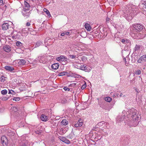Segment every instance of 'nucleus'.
Returning a JSON list of instances; mask_svg holds the SVG:
<instances>
[{"label": "nucleus", "mask_w": 146, "mask_h": 146, "mask_svg": "<svg viewBox=\"0 0 146 146\" xmlns=\"http://www.w3.org/2000/svg\"><path fill=\"white\" fill-rule=\"evenodd\" d=\"M16 45L17 46H22V44L19 41H17L16 42Z\"/></svg>", "instance_id": "obj_34"}, {"label": "nucleus", "mask_w": 146, "mask_h": 146, "mask_svg": "<svg viewBox=\"0 0 146 146\" xmlns=\"http://www.w3.org/2000/svg\"><path fill=\"white\" fill-rule=\"evenodd\" d=\"M20 100V98H19V97H17L14 98L13 99V100H15L16 101H19V100Z\"/></svg>", "instance_id": "obj_37"}, {"label": "nucleus", "mask_w": 146, "mask_h": 146, "mask_svg": "<svg viewBox=\"0 0 146 146\" xmlns=\"http://www.w3.org/2000/svg\"><path fill=\"white\" fill-rule=\"evenodd\" d=\"M123 95V94L122 93H121L120 94V95H119L120 97H121Z\"/></svg>", "instance_id": "obj_55"}, {"label": "nucleus", "mask_w": 146, "mask_h": 146, "mask_svg": "<svg viewBox=\"0 0 146 146\" xmlns=\"http://www.w3.org/2000/svg\"><path fill=\"white\" fill-rule=\"evenodd\" d=\"M127 11H128V12H129V10H127Z\"/></svg>", "instance_id": "obj_61"}, {"label": "nucleus", "mask_w": 146, "mask_h": 146, "mask_svg": "<svg viewBox=\"0 0 146 146\" xmlns=\"http://www.w3.org/2000/svg\"><path fill=\"white\" fill-rule=\"evenodd\" d=\"M35 133L38 134H40L42 133L41 131H39L38 130L35 131Z\"/></svg>", "instance_id": "obj_42"}, {"label": "nucleus", "mask_w": 146, "mask_h": 146, "mask_svg": "<svg viewBox=\"0 0 146 146\" xmlns=\"http://www.w3.org/2000/svg\"><path fill=\"white\" fill-rule=\"evenodd\" d=\"M104 99L106 101L108 102H110L111 101V98L109 97H105Z\"/></svg>", "instance_id": "obj_27"}, {"label": "nucleus", "mask_w": 146, "mask_h": 146, "mask_svg": "<svg viewBox=\"0 0 146 146\" xmlns=\"http://www.w3.org/2000/svg\"><path fill=\"white\" fill-rule=\"evenodd\" d=\"M110 20V19L108 17H107L106 19V22H107V23H109Z\"/></svg>", "instance_id": "obj_45"}, {"label": "nucleus", "mask_w": 146, "mask_h": 146, "mask_svg": "<svg viewBox=\"0 0 146 146\" xmlns=\"http://www.w3.org/2000/svg\"><path fill=\"white\" fill-rule=\"evenodd\" d=\"M65 35V33H63L61 34V36H64Z\"/></svg>", "instance_id": "obj_51"}, {"label": "nucleus", "mask_w": 146, "mask_h": 146, "mask_svg": "<svg viewBox=\"0 0 146 146\" xmlns=\"http://www.w3.org/2000/svg\"><path fill=\"white\" fill-rule=\"evenodd\" d=\"M124 115H123V116H124Z\"/></svg>", "instance_id": "obj_63"}, {"label": "nucleus", "mask_w": 146, "mask_h": 146, "mask_svg": "<svg viewBox=\"0 0 146 146\" xmlns=\"http://www.w3.org/2000/svg\"><path fill=\"white\" fill-rule=\"evenodd\" d=\"M9 98L10 97H11V95H10L9 96Z\"/></svg>", "instance_id": "obj_60"}, {"label": "nucleus", "mask_w": 146, "mask_h": 146, "mask_svg": "<svg viewBox=\"0 0 146 146\" xmlns=\"http://www.w3.org/2000/svg\"><path fill=\"white\" fill-rule=\"evenodd\" d=\"M137 36H138L139 38L140 39H142L145 36V35L142 34L141 33H138V34H137Z\"/></svg>", "instance_id": "obj_24"}, {"label": "nucleus", "mask_w": 146, "mask_h": 146, "mask_svg": "<svg viewBox=\"0 0 146 146\" xmlns=\"http://www.w3.org/2000/svg\"><path fill=\"white\" fill-rule=\"evenodd\" d=\"M140 48V46L139 45H136L135 48L134 50L135 51L138 50Z\"/></svg>", "instance_id": "obj_29"}, {"label": "nucleus", "mask_w": 146, "mask_h": 146, "mask_svg": "<svg viewBox=\"0 0 146 146\" xmlns=\"http://www.w3.org/2000/svg\"><path fill=\"white\" fill-rule=\"evenodd\" d=\"M133 27L134 31L137 33L141 31L144 28L143 25L139 24H135L133 25Z\"/></svg>", "instance_id": "obj_3"}, {"label": "nucleus", "mask_w": 146, "mask_h": 146, "mask_svg": "<svg viewBox=\"0 0 146 146\" xmlns=\"http://www.w3.org/2000/svg\"><path fill=\"white\" fill-rule=\"evenodd\" d=\"M124 119V117L122 116V115H119L117 118V123H118L120 122L123 120Z\"/></svg>", "instance_id": "obj_16"}, {"label": "nucleus", "mask_w": 146, "mask_h": 146, "mask_svg": "<svg viewBox=\"0 0 146 146\" xmlns=\"http://www.w3.org/2000/svg\"><path fill=\"white\" fill-rule=\"evenodd\" d=\"M63 88L65 91L67 90L68 91H69L70 90V89L69 88H67L66 87H64Z\"/></svg>", "instance_id": "obj_44"}, {"label": "nucleus", "mask_w": 146, "mask_h": 146, "mask_svg": "<svg viewBox=\"0 0 146 146\" xmlns=\"http://www.w3.org/2000/svg\"><path fill=\"white\" fill-rule=\"evenodd\" d=\"M104 121H102L99 122L97 124V125L100 126H102L104 124Z\"/></svg>", "instance_id": "obj_31"}, {"label": "nucleus", "mask_w": 146, "mask_h": 146, "mask_svg": "<svg viewBox=\"0 0 146 146\" xmlns=\"http://www.w3.org/2000/svg\"><path fill=\"white\" fill-rule=\"evenodd\" d=\"M125 111L124 110L122 111V113H125Z\"/></svg>", "instance_id": "obj_56"}, {"label": "nucleus", "mask_w": 146, "mask_h": 146, "mask_svg": "<svg viewBox=\"0 0 146 146\" xmlns=\"http://www.w3.org/2000/svg\"><path fill=\"white\" fill-rule=\"evenodd\" d=\"M20 146H26L25 144L23 143V144H22V145H21Z\"/></svg>", "instance_id": "obj_53"}, {"label": "nucleus", "mask_w": 146, "mask_h": 146, "mask_svg": "<svg viewBox=\"0 0 146 146\" xmlns=\"http://www.w3.org/2000/svg\"><path fill=\"white\" fill-rule=\"evenodd\" d=\"M44 43L46 45V43H48V38L47 37L44 41Z\"/></svg>", "instance_id": "obj_40"}, {"label": "nucleus", "mask_w": 146, "mask_h": 146, "mask_svg": "<svg viewBox=\"0 0 146 146\" xmlns=\"http://www.w3.org/2000/svg\"><path fill=\"white\" fill-rule=\"evenodd\" d=\"M84 84H83L81 87V88L82 90L84 89L86 87V85L85 82Z\"/></svg>", "instance_id": "obj_38"}, {"label": "nucleus", "mask_w": 146, "mask_h": 146, "mask_svg": "<svg viewBox=\"0 0 146 146\" xmlns=\"http://www.w3.org/2000/svg\"><path fill=\"white\" fill-rule=\"evenodd\" d=\"M69 56L72 59L75 58L76 56V55H69Z\"/></svg>", "instance_id": "obj_46"}, {"label": "nucleus", "mask_w": 146, "mask_h": 146, "mask_svg": "<svg viewBox=\"0 0 146 146\" xmlns=\"http://www.w3.org/2000/svg\"><path fill=\"white\" fill-rule=\"evenodd\" d=\"M36 32L35 31H34V30H33L31 31V32H30V34L33 35H36Z\"/></svg>", "instance_id": "obj_36"}, {"label": "nucleus", "mask_w": 146, "mask_h": 146, "mask_svg": "<svg viewBox=\"0 0 146 146\" xmlns=\"http://www.w3.org/2000/svg\"><path fill=\"white\" fill-rule=\"evenodd\" d=\"M83 123V120L80 118L77 123L74 124V126L76 127H80L82 125Z\"/></svg>", "instance_id": "obj_10"}, {"label": "nucleus", "mask_w": 146, "mask_h": 146, "mask_svg": "<svg viewBox=\"0 0 146 146\" xmlns=\"http://www.w3.org/2000/svg\"><path fill=\"white\" fill-rule=\"evenodd\" d=\"M52 123V125H51L52 126V127H55L57 125L56 122L54 121H53Z\"/></svg>", "instance_id": "obj_35"}, {"label": "nucleus", "mask_w": 146, "mask_h": 146, "mask_svg": "<svg viewBox=\"0 0 146 146\" xmlns=\"http://www.w3.org/2000/svg\"><path fill=\"white\" fill-rule=\"evenodd\" d=\"M123 60L125 62V64L126 66H128L129 61L128 57L127 56L126 58H123Z\"/></svg>", "instance_id": "obj_20"}, {"label": "nucleus", "mask_w": 146, "mask_h": 146, "mask_svg": "<svg viewBox=\"0 0 146 146\" xmlns=\"http://www.w3.org/2000/svg\"><path fill=\"white\" fill-rule=\"evenodd\" d=\"M61 140L63 142L66 143V144H69L70 141L68 139H67L65 137H62Z\"/></svg>", "instance_id": "obj_17"}, {"label": "nucleus", "mask_w": 146, "mask_h": 146, "mask_svg": "<svg viewBox=\"0 0 146 146\" xmlns=\"http://www.w3.org/2000/svg\"><path fill=\"white\" fill-rule=\"evenodd\" d=\"M82 65V63H76L74 64V66L75 68L78 69L80 68L81 65Z\"/></svg>", "instance_id": "obj_25"}, {"label": "nucleus", "mask_w": 146, "mask_h": 146, "mask_svg": "<svg viewBox=\"0 0 146 146\" xmlns=\"http://www.w3.org/2000/svg\"><path fill=\"white\" fill-rule=\"evenodd\" d=\"M4 68L5 69L9 71H10V72H15L14 71H13V70H14V69L13 67L6 66Z\"/></svg>", "instance_id": "obj_12"}, {"label": "nucleus", "mask_w": 146, "mask_h": 146, "mask_svg": "<svg viewBox=\"0 0 146 146\" xmlns=\"http://www.w3.org/2000/svg\"><path fill=\"white\" fill-rule=\"evenodd\" d=\"M50 113L48 115L46 114V115H44V114L42 115L40 117L41 119L43 121H46L50 118L52 115V113L51 112V111H50Z\"/></svg>", "instance_id": "obj_5"}, {"label": "nucleus", "mask_w": 146, "mask_h": 146, "mask_svg": "<svg viewBox=\"0 0 146 146\" xmlns=\"http://www.w3.org/2000/svg\"><path fill=\"white\" fill-rule=\"evenodd\" d=\"M28 29H29V31H30V32H31V31H32L33 30V29H32L31 28H28Z\"/></svg>", "instance_id": "obj_50"}, {"label": "nucleus", "mask_w": 146, "mask_h": 146, "mask_svg": "<svg viewBox=\"0 0 146 146\" xmlns=\"http://www.w3.org/2000/svg\"><path fill=\"white\" fill-rule=\"evenodd\" d=\"M128 40H125V43H128Z\"/></svg>", "instance_id": "obj_57"}, {"label": "nucleus", "mask_w": 146, "mask_h": 146, "mask_svg": "<svg viewBox=\"0 0 146 146\" xmlns=\"http://www.w3.org/2000/svg\"><path fill=\"white\" fill-rule=\"evenodd\" d=\"M68 74V73L66 72H63L60 73L59 74V76H63L64 75H66V74Z\"/></svg>", "instance_id": "obj_28"}, {"label": "nucleus", "mask_w": 146, "mask_h": 146, "mask_svg": "<svg viewBox=\"0 0 146 146\" xmlns=\"http://www.w3.org/2000/svg\"><path fill=\"white\" fill-rule=\"evenodd\" d=\"M76 84L75 83L74 84V85H75Z\"/></svg>", "instance_id": "obj_64"}, {"label": "nucleus", "mask_w": 146, "mask_h": 146, "mask_svg": "<svg viewBox=\"0 0 146 146\" xmlns=\"http://www.w3.org/2000/svg\"><path fill=\"white\" fill-rule=\"evenodd\" d=\"M65 35H68L70 33L69 32H65Z\"/></svg>", "instance_id": "obj_52"}, {"label": "nucleus", "mask_w": 146, "mask_h": 146, "mask_svg": "<svg viewBox=\"0 0 146 146\" xmlns=\"http://www.w3.org/2000/svg\"><path fill=\"white\" fill-rule=\"evenodd\" d=\"M14 108H16V107H14Z\"/></svg>", "instance_id": "obj_62"}, {"label": "nucleus", "mask_w": 146, "mask_h": 146, "mask_svg": "<svg viewBox=\"0 0 146 146\" xmlns=\"http://www.w3.org/2000/svg\"><path fill=\"white\" fill-rule=\"evenodd\" d=\"M55 40L54 41L52 40V39L48 38V42L46 44V46H48L52 44L54 42Z\"/></svg>", "instance_id": "obj_22"}, {"label": "nucleus", "mask_w": 146, "mask_h": 146, "mask_svg": "<svg viewBox=\"0 0 146 146\" xmlns=\"http://www.w3.org/2000/svg\"><path fill=\"white\" fill-rule=\"evenodd\" d=\"M79 69L84 71L86 72H89L90 70L91 69L89 67L86 66L85 65H84L83 64H82V65H81Z\"/></svg>", "instance_id": "obj_7"}, {"label": "nucleus", "mask_w": 146, "mask_h": 146, "mask_svg": "<svg viewBox=\"0 0 146 146\" xmlns=\"http://www.w3.org/2000/svg\"><path fill=\"white\" fill-rule=\"evenodd\" d=\"M135 73L137 75L140 74L141 73V71L140 70H138L135 72Z\"/></svg>", "instance_id": "obj_39"}, {"label": "nucleus", "mask_w": 146, "mask_h": 146, "mask_svg": "<svg viewBox=\"0 0 146 146\" xmlns=\"http://www.w3.org/2000/svg\"><path fill=\"white\" fill-rule=\"evenodd\" d=\"M121 42H122L123 43H124V44H125V39H123L121 40Z\"/></svg>", "instance_id": "obj_49"}, {"label": "nucleus", "mask_w": 146, "mask_h": 146, "mask_svg": "<svg viewBox=\"0 0 146 146\" xmlns=\"http://www.w3.org/2000/svg\"><path fill=\"white\" fill-rule=\"evenodd\" d=\"M30 25H31V24L29 22H27L26 24V26L27 27L30 26Z\"/></svg>", "instance_id": "obj_48"}, {"label": "nucleus", "mask_w": 146, "mask_h": 146, "mask_svg": "<svg viewBox=\"0 0 146 146\" xmlns=\"http://www.w3.org/2000/svg\"><path fill=\"white\" fill-rule=\"evenodd\" d=\"M44 11L45 12L47 15V17H50L51 16V15L49 11L47 9L44 8Z\"/></svg>", "instance_id": "obj_23"}, {"label": "nucleus", "mask_w": 146, "mask_h": 146, "mask_svg": "<svg viewBox=\"0 0 146 146\" xmlns=\"http://www.w3.org/2000/svg\"><path fill=\"white\" fill-rule=\"evenodd\" d=\"M22 13L24 16L27 18L29 17L31 12L29 10H25V9H23L22 11Z\"/></svg>", "instance_id": "obj_6"}, {"label": "nucleus", "mask_w": 146, "mask_h": 146, "mask_svg": "<svg viewBox=\"0 0 146 146\" xmlns=\"http://www.w3.org/2000/svg\"><path fill=\"white\" fill-rule=\"evenodd\" d=\"M84 57H83V58H82V60H83V58H84Z\"/></svg>", "instance_id": "obj_59"}, {"label": "nucleus", "mask_w": 146, "mask_h": 146, "mask_svg": "<svg viewBox=\"0 0 146 146\" xmlns=\"http://www.w3.org/2000/svg\"><path fill=\"white\" fill-rule=\"evenodd\" d=\"M8 94H15V92H14L13 91V90H9V91Z\"/></svg>", "instance_id": "obj_33"}, {"label": "nucleus", "mask_w": 146, "mask_h": 146, "mask_svg": "<svg viewBox=\"0 0 146 146\" xmlns=\"http://www.w3.org/2000/svg\"><path fill=\"white\" fill-rule=\"evenodd\" d=\"M127 117L125 118L126 123L130 127H135L139 122V117L137 111L134 108L129 109L126 112Z\"/></svg>", "instance_id": "obj_1"}, {"label": "nucleus", "mask_w": 146, "mask_h": 146, "mask_svg": "<svg viewBox=\"0 0 146 146\" xmlns=\"http://www.w3.org/2000/svg\"><path fill=\"white\" fill-rule=\"evenodd\" d=\"M43 44V43L42 41L40 40L36 42L35 47H38L42 45Z\"/></svg>", "instance_id": "obj_21"}, {"label": "nucleus", "mask_w": 146, "mask_h": 146, "mask_svg": "<svg viewBox=\"0 0 146 146\" xmlns=\"http://www.w3.org/2000/svg\"><path fill=\"white\" fill-rule=\"evenodd\" d=\"M2 143L4 146L6 145L8 141L6 137L5 136H3L1 137Z\"/></svg>", "instance_id": "obj_9"}, {"label": "nucleus", "mask_w": 146, "mask_h": 146, "mask_svg": "<svg viewBox=\"0 0 146 146\" xmlns=\"http://www.w3.org/2000/svg\"><path fill=\"white\" fill-rule=\"evenodd\" d=\"M56 60L62 63L63 65L65 64L70 62V60L68 59L64 55H61L59 57H57Z\"/></svg>", "instance_id": "obj_2"}, {"label": "nucleus", "mask_w": 146, "mask_h": 146, "mask_svg": "<svg viewBox=\"0 0 146 146\" xmlns=\"http://www.w3.org/2000/svg\"><path fill=\"white\" fill-rule=\"evenodd\" d=\"M26 62L25 60L22 59L20 60L19 62V63L21 65H23L25 64Z\"/></svg>", "instance_id": "obj_26"}, {"label": "nucleus", "mask_w": 146, "mask_h": 146, "mask_svg": "<svg viewBox=\"0 0 146 146\" xmlns=\"http://www.w3.org/2000/svg\"><path fill=\"white\" fill-rule=\"evenodd\" d=\"M146 61V54L143 55L141 56L138 60L137 62L139 63H141L142 62H145Z\"/></svg>", "instance_id": "obj_8"}, {"label": "nucleus", "mask_w": 146, "mask_h": 146, "mask_svg": "<svg viewBox=\"0 0 146 146\" xmlns=\"http://www.w3.org/2000/svg\"><path fill=\"white\" fill-rule=\"evenodd\" d=\"M98 104L100 107H101L103 109L105 108V107L106 104V103L104 101H102L101 102H99Z\"/></svg>", "instance_id": "obj_14"}, {"label": "nucleus", "mask_w": 146, "mask_h": 146, "mask_svg": "<svg viewBox=\"0 0 146 146\" xmlns=\"http://www.w3.org/2000/svg\"><path fill=\"white\" fill-rule=\"evenodd\" d=\"M74 76L75 77H77L78 78H79L80 77H81V76L79 75H77L76 74L75 75H74Z\"/></svg>", "instance_id": "obj_47"}, {"label": "nucleus", "mask_w": 146, "mask_h": 146, "mask_svg": "<svg viewBox=\"0 0 146 146\" xmlns=\"http://www.w3.org/2000/svg\"><path fill=\"white\" fill-rule=\"evenodd\" d=\"M15 37V36H12V38H14Z\"/></svg>", "instance_id": "obj_58"}, {"label": "nucleus", "mask_w": 146, "mask_h": 146, "mask_svg": "<svg viewBox=\"0 0 146 146\" xmlns=\"http://www.w3.org/2000/svg\"><path fill=\"white\" fill-rule=\"evenodd\" d=\"M68 123V121L65 119H63L60 123L61 125H66Z\"/></svg>", "instance_id": "obj_18"}, {"label": "nucleus", "mask_w": 146, "mask_h": 146, "mask_svg": "<svg viewBox=\"0 0 146 146\" xmlns=\"http://www.w3.org/2000/svg\"><path fill=\"white\" fill-rule=\"evenodd\" d=\"M104 124L105 126H106V127H107L108 128V127L109 125V124L108 123L104 122Z\"/></svg>", "instance_id": "obj_43"}, {"label": "nucleus", "mask_w": 146, "mask_h": 146, "mask_svg": "<svg viewBox=\"0 0 146 146\" xmlns=\"http://www.w3.org/2000/svg\"><path fill=\"white\" fill-rule=\"evenodd\" d=\"M7 91L6 90H4L1 91V93L3 95H4L7 93Z\"/></svg>", "instance_id": "obj_30"}, {"label": "nucleus", "mask_w": 146, "mask_h": 146, "mask_svg": "<svg viewBox=\"0 0 146 146\" xmlns=\"http://www.w3.org/2000/svg\"><path fill=\"white\" fill-rule=\"evenodd\" d=\"M12 24V23L9 21H5L2 25V29L3 30H7L9 28L11 27V25Z\"/></svg>", "instance_id": "obj_4"}, {"label": "nucleus", "mask_w": 146, "mask_h": 146, "mask_svg": "<svg viewBox=\"0 0 146 146\" xmlns=\"http://www.w3.org/2000/svg\"><path fill=\"white\" fill-rule=\"evenodd\" d=\"M4 50L7 52H9L11 50V47L9 45H5L4 46Z\"/></svg>", "instance_id": "obj_13"}, {"label": "nucleus", "mask_w": 146, "mask_h": 146, "mask_svg": "<svg viewBox=\"0 0 146 146\" xmlns=\"http://www.w3.org/2000/svg\"><path fill=\"white\" fill-rule=\"evenodd\" d=\"M5 77H4L3 76H2L0 78L1 81V82H4L5 80Z\"/></svg>", "instance_id": "obj_32"}, {"label": "nucleus", "mask_w": 146, "mask_h": 146, "mask_svg": "<svg viewBox=\"0 0 146 146\" xmlns=\"http://www.w3.org/2000/svg\"><path fill=\"white\" fill-rule=\"evenodd\" d=\"M84 27L88 31H90L91 29V27L90 24L87 23L85 24Z\"/></svg>", "instance_id": "obj_19"}, {"label": "nucleus", "mask_w": 146, "mask_h": 146, "mask_svg": "<svg viewBox=\"0 0 146 146\" xmlns=\"http://www.w3.org/2000/svg\"><path fill=\"white\" fill-rule=\"evenodd\" d=\"M3 1L2 0H0V3H2L3 4Z\"/></svg>", "instance_id": "obj_54"}, {"label": "nucleus", "mask_w": 146, "mask_h": 146, "mask_svg": "<svg viewBox=\"0 0 146 146\" xmlns=\"http://www.w3.org/2000/svg\"><path fill=\"white\" fill-rule=\"evenodd\" d=\"M30 7V5L29 2L25 1L23 9H25V10H29Z\"/></svg>", "instance_id": "obj_11"}, {"label": "nucleus", "mask_w": 146, "mask_h": 146, "mask_svg": "<svg viewBox=\"0 0 146 146\" xmlns=\"http://www.w3.org/2000/svg\"><path fill=\"white\" fill-rule=\"evenodd\" d=\"M59 66V64L58 63H55L52 64V65L51 67L52 69L54 70L57 69Z\"/></svg>", "instance_id": "obj_15"}, {"label": "nucleus", "mask_w": 146, "mask_h": 146, "mask_svg": "<svg viewBox=\"0 0 146 146\" xmlns=\"http://www.w3.org/2000/svg\"><path fill=\"white\" fill-rule=\"evenodd\" d=\"M9 99V97H8L7 96L3 97V100H6Z\"/></svg>", "instance_id": "obj_41"}]
</instances>
